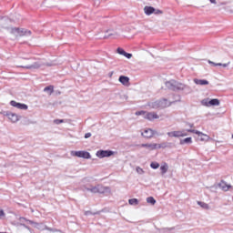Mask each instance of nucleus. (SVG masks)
<instances>
[{
    "mask_svg": "<svg viewBox=\"0 0 233 233\" xmlns=\"http://www.w3.org/2000/svg\"><path fill=\"white\" fill-rule=\"evenodd\" d=\"M6 116L8 117V119H10L12 123H17V121H19V117L15 113L7 112Z\"/></svg>",
    "mask_w": 233,
    "mask_h": 233,
    "instance_id": "obj_14",
    "label": "nucleus"
},
{
    "mask_svg": "<svg viewBox=\"0 0 233 233\" xmlns=\"http://www.w3.org/2000/svg\"><path fill=\"white\" fill-rule=\"evenodd\" d=\"M192 143V137H187L180 140V145H190Z\"/></svg>",
    "mask_w": 233,
    "mask_h": 233,
    "instance_id": "obj_22",
    "label": "nucleus"
},
{
    "mask_svg": "<svg viewBox=\"0 0 233 233\" xmlns=\"http://www.w3.org/2000/svg\"><path fill=\"white\" fill-rule=\"evenodd\" d=\"M175 145L171 142H163L161 144H157V148H174Z\"/></svg>",
    "mask_w": 233,
    "mask_h": 233,
    "instance_id": "obj_17",
    "label": "nucleus"
},
{
    "mask_svg": "<svg viewBox=\"0 0 233 233\" xmlns=\"http://www.w3.org/2000/svg\"><path fill=\"white\" fill-rule=\"evenodd\" d=\"M208 64L212 65L213 66H218V63L212 62L210 60H208Z\"/></svg>",
    "mask_w": 233,
    "mask_h": 233,
    "instance_id": "obj_41",
    "label": "nucleus"
},
{
    "mask_svg": "<svg viewBox=\"0 0 233 233\" xmlns=\"http://www.w3.org/2000/svg\"><path fill=\"white\" fill-rule=\"evenodd\" d=\"M147 114V111H137L136 116H145Z\"/></svg>",
    "mask_w": 233,
    "mask_h": 233,
    "instance_id": "obj_35",
    "label": "nucleus"
},
{
    "mask_svg": "<svg viewBox=\"0 0 233 233\" xmlns=\"http://www.w3.org/2000/svg\"><path fill=\"white\" fill-rule=\"evenodd\" d=\"M117 54L120 56H124V57H127V59H132V54L127 53L125 49L118 47L116 49Z\"/></svg>",
    "mask_w": 233,
    "mask_h": 233,
    "instance_id": "obj_12",
    "label": "nucleus"
},
{
    "mask_svg": "<svg viewBox=\"0 0 233 233\" xmlns=\"http://www.w3.org/2000/svg\"><path fill=\"white\" fill-rule=\"evenodd\" d=\"M166 88L167 90H172V92H184V94H192V87L187 86L179 81L171 79L165 82Z\"/></svg>",
    "mask_w": 233,
    "mask_h": 233,
    "instance_id": "obj_1",
    "label": "nucleus"
},
{
    "mask_svg": "<svg viewBox=\"0 0 233 233\" xmlns=\"http://www.w3.org/2000/svg\"><path fill=\"white\" fill-rule=\"evenodd\" d=\"M119 83L122 85L127 86L128 83H130V78L128 76H120L118 78Z\"/></svg>",
    "mask_w": 233,
    "mask_h": 233,
    "instance_id": "obj_19",
    "label": "nucleus"
},
{
    "mask_svg": "<svg viewBox=\"0 0 233 233\" xmlns=\"http://www.w3.org/2000/svg\"><path fill=\"white\" fill-rule=\"evenodd\" d=\"M108 32H110V30H107V31H106V34H108Z\"/></svg>",
    "mask_w": 233,
    "mask_h": 233,
    "instance_id": "obj_46",
    "label": "nucleus"
},
{
    "mask_svg": "<svg viewBox=\"0 0 233 233\" xmlns=\"http://www.w3.org/2000/svg\"><path fill=\"white\" fill-rule=\"evenodd\" d=\"M11 34H14V35H20V37H22L23 35H25V29H21L19 27H13L11 29Z\"/></svg>",
    "mask_w": 233,
    "mask_h": 233,
    "instance_id": "obj_11",
    "label": "nucleus"
},
{
    "mask_svg": "<svg viewBox=\"0 0 233 233\" xmlns=\"http://www.w3.org/2000/svg\"><path fill=\"white\" fill-rule=\"evenodd\" d=\"M20 225H21V227H24V228H26L27 230H29L30 233H32V228H30V227L26 226L24 223H21Z\"/></svg>",
    "mask_w": 233,
    "mask_h": 233,
    "instance_id": "obj_33",
    "label": "nucleus"
},
{
    "mask_svg": "<svg viewBox=\"0 0 233 233\" xmlns=\"http://www.w3.org/2000/svg\"><path fill=\"white\" fill-rule=\"evenodd\" d=\"M96 157L103 159V157H110V156H114V151L112 150H98L96 154Z\"/></svg>",
    "mask_w": 233,
    "mask_h": 233,
    "instance_id": "obj_6",
    "label": "nucleus"
},
{
    "mask_svg": "<svg viewBox=\"0 0 233 233\" xmlns=\"http://www.w3.org/2000/svg\"><path fill=\"white\" fill-rule=\"evenodd\" d=\"M42 230H48L49 232H56V229L52 228H48V226H44V228H42Z\"/></svg>",
    "mask_w": 233,
    "mask_h": 233,
    "instance_id": "obj_30",
    "label": "nucleus"
},
{
    "mask_svg": "<svg viewBox=\"0 0 233 233\" xmlns=\"http://www.w3.org/2000/svg\"><path fill=\"white\" fill-rule=\"evenodd\" d=\"M27 223H29L30 225H35L36 228H39V225H41V224L34 222V220L28 219Z\"/></svg>",
    "mask_w": 233,
    "mask_h": 233,
    "instance_id": "obj_31",
    "label": "nucleus"
},
{
    "mask_svg": "<svg viewBox=\"0 0 233 233\" xmlns=\"http://www.w3.org/2000/svg\"><path fill=\"white\" fill-rule=\"evenodd\" d=\"M232 139H233V134H232Z\"/></svg>",
    "mask_w": 233,
    "mask_h": 233,
    "instance_id": "obj_47",
    "label": "nucleus"
},
{
    "mask_svg": "<svg viewBox=\"0 0 233 233\" xmlns=\"http://www.w3.org/2000/svg\"><path fill=\"white\" fill-rule=\"evenodd\" d=\"M137 174H144L145 171L143 170V168L137 167Z\"/></svg>",
    "mask_w": 233,
    "mask_h": 233,
    "instance_id": "obj_39",
    "label": "nucleus"
},
{
    "mask_svg": "<svg viewBox=\"0 0 233 233\" xmlns=\"http://www.w3.org/2000/svg\"><path fill=\"white\" fill-rule=\"evenodd\" d=\"M187 127H189L190 128H194V124H187Z\"/></svg>",
    "mask_w": 233,
    "mask_h": 233,
    "instance_id": "obj_44",
    "label": "nucleus"
},
{
    "mask_svg": "<svg viewBox=\"0 0 233 233\" xmlns=\"http://www.w3.org/2000/svg\"><path fill=\"white\" fill-rule=\"evenodd\" d=\"M218 187L223 190L224 192H228L230 188H232V186L227 184V182L221 180L220 183H218Z\"/></svg>",
    "mask_w": 233,
    "mask_h": 233,
    "instance_id": "obj_15",
    "label": "nucleus"
},
{
    "mask_svg": "<svg viewBox=\"0 0 233 233\" xmlns=\"http://www.w3.org/2000/svg\"><path fill=\"white\" fill-rule=\"evenodd\" d=\"M88 137H92V133H86L85 139H88Z\"/></svg>",
    "mask_w": 233,
    "mask_h": 233,
    "instance_id": "obj_40",
    "label": "nucleus"
},
{
    "mask_svg": "<svg viewBox=\"0 0 233 233\" xmlns=\"http://www.w3.org/2000/svg\"><path fill=\"white\" fill-rule=\"evenodd\" d=\"M101 214V211L92 212V211H86L85 216H97Z\"/></svg>",
    "mask_w": 233,
    "mask_h": 233,
    "instance_id": "obj_26",
    "label": "nucleus"
},
{
    "mask_svg": "<svg viewBox=\"0 0 233 233\" xmlns=\"http://www.w3.org/2000/svg\"><path fill=\"white\" fill-rule=\"evenodd\" d=\"M19 221H21V223H23L24 221H28V219H26L25 218H23V217H21L20 218H19Z\"/></svg>",
    "mask_w": 233,
    "mask_h": 233,
    "instance_id": "obj_42",
    "label": "nucleus"
},
{
    "mask_svg": "<svg viewBox=\"0 0 233 233\" xmlns=\"http://www.w3.org/2000/svg\"><path fill=\"white\" fill-rule=\"evenodd\" d=\"M143 148H149V150H156L157 144H141Z\"/></svg>",
    "mask_w": 233,
    "mask_h": 233,
    "instance_id": "obj_20",
    "label": "nucleus"
},
{
    "mask_svg": "<svg viewBox=\"0 0 233 233\" xmlns=\"http://www.w3.org/2000/svg\"><path fill=\"white\" fill-rule=\"evenodd\" d=\"M114 33H109L108 35H105L104 36L100 37V39H108V37H112Z\"/></svg>",
    "mask_w": 233,
    "mask_h": 233,
    "instance_id": "obj_32",
    "label": "nucleus"
},
{
    "mask_svg": "<svg viewBox=\"0 0 233 233\" xmlns=\"http://www.w3.org/2000/svg\"><path fill=\"white\" fill-rule=\"evenodd\" d=\"M55 123H56V125H61V123H65V120H63V119H56V120H55Z\"/></svg>",
    "mask_w": 233,
    "mask_h": 233,
    "instance_id": "obj_38",
    "label": "nucleus"
},
{
    "mask_svg": "<svg viewBox=\"0 0 233 233\" xmlns=\"http://www.w3.org/2000/svg\"><path fill=\"white\" fill-rule=\"evenodd\" d=\"M176 101L169 102L167 98L158 99L154 102L147 103V106L149 108H153L154 110H163V108H168V106H172Z\"/></svg>",
    "mask_w": 233,
    "mask_h": 233,
    "instance_id": "obj_2",
    "label": "nucleus"
},
{
    "mask_svg": "<svg viewBox=\"0 0 233 233\" xmlns=\"http://www.w3.org/2000/svg\"><path fill=\"white\" fill-rule=\"evenodd\" d=\"M86 190L87 192H92L93 194H103V192H104L103 187H101V186H96V187H86Z\"/></svg>",
    "mask_w": 233,
    "mask_h": 233,
    "instance_id": "obj_10",
    "label": "nucleus"
},
{
    "mask_svg": "<svg viewBox=\"0 0 233 233\" xmlns=\"http://www.w3.org/2000/svg\"><path fill=\"white\" fill-rule=\"evenodd\" d=\"M153 14H155V15H159L163 14V12L159 9H155V12H153Z\"/></svg>",
    "mask_w": 233,
    "mask_h": 233,
    "instance_id": "obj_36",
    "label": "nucleus"
},
{
    "mask_svg": "<svg viewBox=\"0 0 233 233\" xmlns=\"http://www.w3.org/2000/svg\"><path fill=\"white\" fill-rule=\"evenodd\" d=\"M193 81H194L195 85H200L201 86H203L205 85H208V81L205 80V79L195 78Z\"/></svg>",
    "mask_w": 233,
    "mask_h": 233,
    "instance_id": "obj_21",
    "label": "nucleus"
},
{
    "mask_svg": "<svg viewBox=\"0 0 233 233\" xmlns=\"http://www.w3.org/2000/svg\"><path fill=\"white\" fill-rule=\"evenodd\" d=\"M5 216V211L3 209H0V218H3Z\"/></svg>",
    "mask_w": 233,
    "mask_h": 233,
    "instance_id": "obj_43",
    "label": "nucleus"
},
{
    "mask_svg": "<svg viewBox=\"0 0 233 233\" xmlns=\"http://www.w3.org/2000/svg\"><path fill=\"white\" fill-rule=\"evenodd\" d=\"M143 137H147V139H150V137H154V130L151 128H147L144 130L142 133Z\"/></svg>",
    "mask_w": 233,
    "mask_h": 233,
    "instance_id": "obj_16",
    "label": "nucleus"
},
{
    "mask_svg": "<svg viewBox=\"0 0 233 233\" xmlns=\"http://www.w3.org/2000/svg\"><path fill=\"white\" fill-rule=\"evenodd\" d=\"M145 119H147L148 121H154V119H159V116L155 112H149L146 114Z\"/></svg>",
    "mask_w": 233,
    "mask_h": 233,
    "instance_id": "obj_13",
    "label": "nucleus"
},
{
    "mask_svg": "<svg viewBox=\"0 0 233 233\" xmlns=\"http://www.w3.org/2000/svg\"><path fill=\"white\" fill-rule=\"evenodd\" d=\"M44 92H48L49 96H51V94H54V86H46Z\"/></svg>",
    "mask_w": 233,
    "mask_h": 233,
    "instance_id": "obj_24",
    "label": "nucleus"
},
{
    "mask_svg": "<svg viewBox=\"0 0 233 233\" xmlns=\"http://www.w3.org/2000/svg\"><path fill=\"white\" fill-rule=\"evenodd\" d=\"M161 174H167L168 172V164L165 163V165L160 167Z\"/></svg>",
    "mask_w": 233,
    "mask_h": 233,
    "instance_id": "obj_25",
    "label": "nucleus"
},
{
    "mask_svg": "<svg viewBox=\"0 0 233 233\" xmlns=\"http://www.w3.org/2000/svg\"><path fill=\"white\" fill-rule=\"evenodd\" d=\"M209 1L212 3V5H216L218 3L216 0H209Z\"/></svg>",
    "mask_w": 233,
    "mask_h": 233,
    "instance_id": "obj_45",
    "label": "nucleus"
},
{
    "mask_svg": "<svg viewBox=\"0 0 233 233\" xmlns=\"http://www.w3.org/2000/svg\"><path fill=\"white\" fill-rule=\"evenodd\" d=\"M128 203L129 205H139V200L137 198H130Z\"/></svg>",
    "mask_w": 233,
    "mask_h": 233,
    "instance_id": "obj_27",
    "label": "nucleus"
},
{
    "mask_svg": "<svg viewBox=\"0 0 233 233\" xmlns=\"http://www.w3.org/2000/svg\"><path fill=\"white\" fill-rule=\"evenodd\" d=\"M168 137H185L188 136L187 134V130H182V131H171L167 133Z\"/></svg>",
    "mask_w": 233,
    "mask_h": 233,
    "instance_id": "obj_7",
    "label": "nucleus"
},
{
    "mask_svg": "<svg viewBox=\"0 0 233 233\" xmlns=\"http://www.w3.org/2000/svg\"><path fill=\"white\" fill-rule=\"evenodd\" d=\"M187 132H190L191 134H197V136L200 137V141H208V136L203 134L201 131H198L195 129H187Z\"/></svg>",
    "mask_w": 233,
    "mask_h": 233,
    "instance_id": "obj_8",
    "label": "nucleus"
},
{
    "mask_svg": "<svg viewBox=\"0 0 233 233\" xmlns=\"http://www.w3.org/2000/svg\"><path fill=\"white\" fill-rule=\"evenodd\" d=\"M217 66H223L224 68H227V66H228V64L217 63Z\"/></svg>",
    "mask_w": 233,
    "mask_h": 233,
    "instance_id": "obj_37",
    "label": "nucleus"
},
{
    "mask_svg": "<svg viewBox=\"0 0 233 233\" xmlns=\"http://www.w3.org/2000/svg\"><path fill=\"white\" fill-rule=\"evenodd\" d=\"M56 62H46L45 64L35 62L29 66H20V68H26V70H37V68H41V66H56Z\"/></svg>",
    "mask_w": 233,
    "mask_h": 233,
    "instance_id": "obj_3",
    "label": "nucleus"
},
{
    "mask_svg": "<svg viewBox=\"0 0 233 233\" xmlns=\"http://www.w3.org/2000/svg\"><path fill=\"white\" fill-rule=\"evenodd\" d=\"M147 202L149 203V205H156V200L154 199L153 197H148L147 198Z\"/></svg>",
    "mask_w": 233,
    "mask_h": 233,
    "instance_id": "obj_28",
    "label": "nucleus"
},
{
    "mask_svg": "<svg viewBox=\"0 0 233 233\" xmlns=\"http://www.w3.org/2000/svg\"><path fill=\"white\" fill-rule=\"evenodd\" d=\"M201 104L204 106H219V99L213 98L209 100L208 98H205L201 101Z\"/></svg>",
    "mask_w": 233,
    "mask_h": 233,
    "instance_id": "obj_4",
    "label": "nucleus"
},
{
    "mask_svg": "<svg viewBox=\"0 0 233 233\" xmlns=\"http://www.w3.org/2000/svg\"><path fill=\"white\" fill-rule=\"evenodd\" d=\"M10 105L11 106H15V108H18L19 110H28V106L26 104H21L19 102H15V100H12Z\"/></svg>",
    "mask_w": 233,
    "mask_h": 233,
    "instance_id": "obj_9",
    "label": "nucleus"
},
{
    "mask_svg": "<svg viewBox=\"0 0 233 233\" xmlns=\"http://www.w3.org/2000/svg\"><path fill=\"white\" fill-rule=\"evenodd\" d=\"M144 12L146 15H152L156 12V8L147 5L144 7Z\"/></svg>",
    "mask_w": 233,
    "mask_h": 233,
    "instance_id": "obj_18",
    "label": "nucleus"
},
{
    "mask_svg": "<svg viewBox=\"0 0 233 233\" xmlns=\"http://www.w3.org/2000/svg\"><path fill=\"white\" fill-rule=\"evenodd\" d=\"M71 156L82 157L83 159H90V157H92L88 151H71Z\"/></svg>",
    "mask_w": 233,
    "mask_h": 233,
    "instance_id": "obj_5",
    "label": "nucleus"
},
{
    "mask_svg": "<svg viewBox=\"0 0 233 233\" xmlns=\"http://www.w3.org/2000/svg\"><path fill=\"white\" fill-rule=\"evenodd\" d=\"M198 205H199V207H201V208H204L205 210H208L210 208V206H208V204L202 201H198Z\"/></svg>",
    "mask_w": 233,
    "mask_h": 233,
    "instance_id": "obj_23",
    "label": "nucleus"
},
{
    "mask_svg": "<svg viewBox=\"0 0 233 233\" xmlns=\"http://www.w3.org/2000/svg\"><path fill=\"white\" fill-rule=\"evenodd\" d=\"M150 167H151V168H153L154 170H157V168L159 167V163H157V162H152V163L150 164Z\"/></svg>",
    "mask_w": 233,
    "mask_h": 233,
    "instance_id": "obj_29",
    "label": "nucleus"
},
{
    "mask_svg": "<svg viewBox=\"0 0 233 233\" xmlns=\"http://www.w3.org/2000/svg\"><path fill=\"white\" fill-rule=\"evenodd\" d=\"M24 35H32V31L24 29Z\"/></svg>",
    "mask_w": 233,
    "mask_h": 233,
    "instance_id": "obj_34",
    "label": "nucleus"
}]
</instances>
